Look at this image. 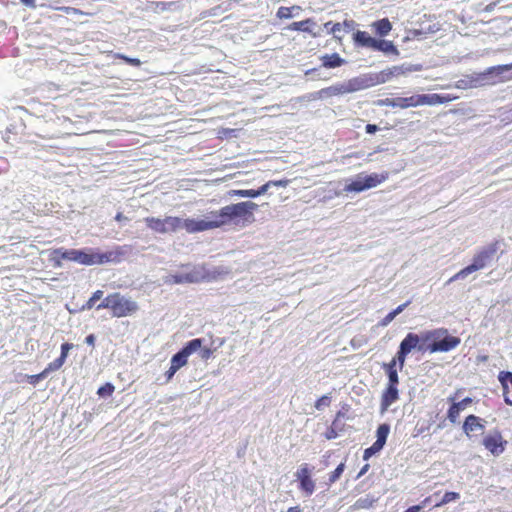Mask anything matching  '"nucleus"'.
<instances>
[{
	"label": "nucleus",
	"instance_id": "20",
	"mask_svg": "<svg viewBox=\"0 0 512 512\" xmlns=\"http://www.w3.org/2000/svg\"><path fill=\"white\" fill-rule=\"evenodd\" d=\"M322 65L325 68H336L345 63V60L342 59L337 53L331 55H324L321 57Z\"/></svg>",
	"mask_w": 512,
	"mask_h": 512
},
{
	"label": "nucleus",
	"instance_id": "11",
	"mask_svg": "<svg viewBox=\"0 0 512 512\" xmlns=\"http://www.w3.org/2000/svg\"><path fill=\"white\" fill-rule=\"evenodd\" d=\"M424 332L420 335L415 333H408L405 338L401 341L399 349L406 352L411 353L412 350L418 351H427V342H423Z\"/></svg>",
	"mask_w": 512,
	"mask_h": 512
},
{
	"label": "nucleus",
	"instance_id": "4",
	"mask_svg": "<svg viewBox=\"0 0 512 512\" xmlns=\"http://www.w3.org/2000/svg\"><path fill=\"white\" fill-rule=\"evenodd\" d=\"M427 350L434 352H448L460 344V338L451 336L446 329H435L424 332L423 342H429Z\"/></svg>",
	"mask_w": 512,
	"mask_h": 512
},
{
	"label": "nucleus",
	"instance_id": "55",
	"mask_svg": "<svg viewBox=\"0 0 512 512\" xmlns=\"http://www.w3.org/2000/svg\"><path fill=\"white\" fill-rule=\"evenodd\" d=\"M410 304L409 301H407L406 303L402 304V305H399L395 310H393L392 312L395 313V316L399 315L408 305Z\"/></svg>",
	"mask_w": 512,
	"mask_h": 512
},
{
	"label": "nucleus",
	"instance_id": "31",
	"mask_svg": "<svg viewBox=\"0 0 512 512\" xmlns=\"http://www.w3.org/2000/svg\"><path fill=\"white\" fill-rule=\"evenodd\" d=\"M460 498V494L457 492H446L442 497L441 501L435 504V507H441L445 504H448L452 501H456Z\"/></svg>",
	"mask_w": 512,
	"mask_h": 512
},
{
	"label": "nucleus",
	"instance_id": "28",
	"mask_svg": "<svg viewBox=\"0 0 512 512\" xmlns=\"http://www.w3.org/2000/svg\"><path fill=\"white\" fill-rule=\"evenodd\" d=\"M300 489L305 493L306 496H310L314 493L315 482L312 480L311 476L300 481Z\"/></svg>",
	"mask_w": 512,
	"mask_h": 512
},
{
	"label": "nucleus",
	"instance_id": "41",
	"mask_svg": "<svg viewBox=\"0 0 512 512\" xmlns=\"http://www.w3.org/2000/svg\"><path fill=\"white\" fill-rule=\"evenodd\" d=\"M382 449L381 446H377V443L374 442L373 445L364 451L363 458L364 460H368L371 456L378 453Z\"/></svg>",
	"mask_w": 512,
	"mask_h": 512
},
{
	"label": "nucleus",
	"instance_id": "44",
	"mask_svg": "<svg viewBox=\"0 0 512 512\" xmlns=\"http://www.w3.org/2000/svg\"><path fill=\"white\" fill-rule=\"evenodd\" d=\"M329 403H330L329 397L327 395H324L317 400V402L315 403V408L317 410H320V409H322L323 406H328Z\"/></svg>",
	"mask_w": 512,
	"mask_h": 512
},
{
	"label": "nucleus",
	"instance_id": "37",
	"mask_svg": "<svg viewBox=\"0 0 512 512\" xmlns=\"http://www.w3.org/2000/svg\"><path fill=\"white\" fill-rule=\"evenodd\" d=\"M344 469H345V464L340 463L337 466V468L330 474L329 483L332 484V483L336 482L341 477Z\"/></svg>",
	"mask_w": 512,
	"mask_h": 512
},
{
	"label": "nucleus",
	"instance_id": "8",
	"mask_svg": "<svg viewBox=\"0 0 512 512\" xmlns=\"http://www.w3.org/2000/svg\"><path fill=\"white\" fill-rule=\"evenodd\" d=\"M137 310L138 305L135 301L121 296L119 293L113 294L112 314L114 317H125Z\"/></svg>",
	"mask_w": 512,
	"mask_h": 512
},
{
	"label": "nucleus",
	"instance_id": "32",
	"mask_svg": "<svg viewBox=\"0 0 512 512\" xmlns=\"http://www.w3.org/2000/svg\"><path fill=\"white\" fill-rule=\"evenodd\" d=\"M301 10V8L299 6H292V7H280L277 11V16L279 18H285V19H288V18H291L293 17V14L292 12L293 11H299Z\"/></svg>",
	"mask_w": 512,
	"mask_h": 512
},
{
	"label": "nucleus",
	"instance_id": "46",
	"mask_svg": "<svg viewBox=\"0 0 512 512\" xmlns=\"http://www.w3.org/2000/svg\"><path fill=\"white\" fill-rule=\"evenodd\" d=\"M395 313H393L392 311L390 313H388L380 322V325L385 327L387 326L388 324H390L394 318H395Z\"/></svg>",
	"mask_w": 512,
	"mask_h": 512
},
{
	"label": "nucleus",
	"instance_id": "2",
	"mask_svg": "<svg viewBox=\"0 0 512 512\" xmlns=\"http://www.w3.org/2000/svg\"><path fill=\"white\" fill-rule=\"evenodd\" d=\"M144 221L150 229L157 233L176 232L180 229H185L188 233L200 232L198 219L167 216L165 218L147 217Z\"/></svg>",
	"mask_w": 512,
	"mask_h": 512
},
{
	"label": "nucleus",
	"instance_id": "48",
	"mask_svg": "<svg viewBox=\"0 0 512 512\" xmlns=\"http://www.w3.org/2000/svg\"><path fill=\"white\" fill-rule=\"evenodd\" d=\"M212 354H213V351L210 348H202L201 347V349H200V357L203 360L209 359Z\"/></svg>",
	"mask_w": 512,
	"mask_h": 512
},
{
	"label": "nucleus",
	"instance_id": "62",
	"mask_svg": "<svg viewBox=\"0 0 512 512\" xmlns=\"http://www.w3.org/2000/svg\"><path fill=\"white\" fill-rule=\"evenodd\" d=\"M115 220L117 221H123V220H128V218L126 216H124L122 213H118L116 216H115Z\"/></svg>",
	"mask_w": 512,
	"mask_h": 512
},
{
	"label": "nucleus",
	"instance_id": "50",
	"mask_svg": "<svg viewBox=\"0 0 512 512\" xmlns=\"http://www.w3.org/2000/svg\"><path fill=\"white\" fill-rule=\"evenodd\" d=\"M354 26H355V22L353 20H345L343 23H342V28L346 31V32H350L354 29Z\"/></svg>",
	"mask_w": 512,
	"mask_h": 512
},
{
	"label": "nucleus",
	"instance_id": "10",
	"mask_svg": "<svg viewBox=\"0 0 512 512\" xmlns=\"http://www.w3.org/2000/svg\"><path fill=\"white\" fill-rule=\"evenodd\" d=\"M187 278L189 279V283H197L201 281H210L217 278L220 275L216 269L210 270L205 265H197L193 266L189 271L185 272Z\"/></svg>",
	"mask_w": 512,
	"mask_h": 512
},
{
	"label": "nucleus",
	"instance_id": "33",
	"mask_svg": "<svg viewBox=\"0 0 512 512\" xmlns=\"http://www.w3.org/2000/svg\"><path fill=\"white\" fill-rule=\"evenodd\" d=\"M228 196L230 197H234V196H239V197H248V198H256L257 197V193H255V190L253 189H248V190H230L228 191Z\"/></svg>",
	"mask_w": 512,
	"mask_h": 512
},
{
	"label": "nucleus",
	"instance_id": "3",
	"mask_svg": "<svg viewBox=\"0 0 512 512\" xmlns=\"http://www.w3.org/2000/svg\"><path fill=\"white\" fill-rule=\"evenodd\" d=\"M59 258L71 260L84 265L104 264L114 260V253H88L82 250H62L57 249L53 251V259L57 260L59 265Z\"/></svg>",
	"mask_w": 512,
	"mask_h": 512
},
{
	"label": "nucleus",
	"instance_id": "64",
	"mask_svg": "<svg viewBox=\"0 0 512 512\" xmlns=\"http://www.w3.org/2000/svg\"><path fill=\"white\" fill-rule=\"evenodd\" d=\"M433 496H430V497H427L424 499V501L422 502V504H420L419 506H423V508L431 501Z\"/></svg>",
	"mask_w": 512,
	"mask_h": 512
},
{
	"label": "nucleus",
	"instance_id": "7",
	"mask_svg": "<svg viewBox=\"0 0 512 512\" xmlns=\"http://www.w3.org/2000/svg\"><path fill=\"white\" fill-rule=\"evenodd\" d=\"M494 253L495 250L492 247L482 249L474 256L472 264L468 265L467 267L456 273L454 276H452L448 280V283L454 282L459 279H464L469 274L485 268L491 261Z\"/></svg>",
	"mask_w": 512,
	"mask_h": 512
},
{
	"label": "nucleus",
	"instance_id": "23",
	"mask_svg": "<svg viewBox=\"0 0 512 512\" xmlns=\"http://www.w3.org/2000/svg\"><path fill=\"white\" fill-rule=\"evenodd\" d=\"M389 432H390V426L388 424H381L378 426L377 428V431H376V443H377V446H381L382 448L384 447L385 443H386V440H387V437L389 435Z\"/></svg>",
	"mask_w": 512,
	"mask_h": 512
},
{
	"label": "nucleus",
	"instance_id": "27",
	"mask_svg": "<svg viewBox=\"0 0 512 512\" xmlns=\"http://www.w3.org/2000/svg\"><path fill=\"white\" fill-rule=\"evenodd\" d=\"M188 356L180 350L171 358V365L178 370L187 364Z\"/></svg>",
	"mask_w": 512,
	"mask_h": 512
},
{
	"label": "nucleus",
	"instance_id": "63",
	"mask_svg": "<svg viewBox=\"0 0 512 512\" xmlns=\"http://www.w3.org/2000/svg\"><path fill=\"white\" fill-rule=\"evenodd\" d=\"M502 385V388H503V395H507L508 394V384L507 383H501Z\"/></svg>",
	"mask_w": 512,
	"mask_h": 512
},
{
	"label": "nucleus",
	"instance_id": "51",
	"mask_svg": "<svg viewBox=\"0 0 512 512\" xmlns=\"http://www.w3.org/2000/svg\"><path fill=\"white\" fill-rule=\"evenodd\" d=\"M155 5V10H161L164 11L167 9L168 6H171L174 4V2L166 3V2H156L153 3Z\"/></svg>",
	"mask_w": 512,
	"mask_h": 512
},
{
	"label": "nucleus",
	"instance_id": "49",
	"mask_svg": "<svg viewBox=\"0 0 512 512\" xmlns=\"http://www.w3.org/2000/svg\"><path fill=\"white\" fill-rule=\"evenodd\" d=\"M271 186H272V183H270V181H268L267 183L262 185L259 189L255 190V193H257V197L265 194Z\"/></svg>",
	"mask_w": 512,
	"mask_h": 512
},
{
	"label": "nucleus",
	"instance_id": "35",
	"mask_svg": "<svg viewBox=\"0 0 512 512\" xmlns=\"http://www.w3.org/2000/svg\"><path fill=\"white\" fill-rule=\"evenodd\" d=\"M295 476H296L297 480H299V482L302 479L309 478L311 476V470H310L308 464L301 465V467L297 470Z\"/></svg>",
	"mask_w": 512,
	"mask_h": 512
},
{
	"label": "nucleus",
	"instance_id": "34",
	"mask_svg": "<svg viewBox=\"0 0 512 512\" xmlns=\"http://www.w3.org/2000/svg\"><path fill=\"white\" fill-rule=\"evenodd\" d=\"M408 353L402 351V350H398V352L396 353V356L389 362V363H394L395 362V367L397 366V364L399 365V369L402 370L404 365H405V361H406V357H407Z\"/></svg>",
	"mask_w": 512,
	"mask_h": 512
},
{
	"label": "nucleus",
	"instance_id": "38",
	"mask_svg": "<svg viewBox=\"0 0 512 512\" xmlns=\"http://www.w3.org/2000/svg\"><path fill=\"white\" fill-rule=\"evenodd\" d=\"M114 389L115 388L111 383H106L105 385L101 386L98 389L97 394L100 397H108V396L112 395V393L114 392Z\"/></svg>",
	"mask_w": 512,
	"mask_h": 512
},
{
	"label": "nucleus",
	"instance_id": "59",
	"mask_svg": "<svg viewBox=\"0 0 512 512\" xmlns=\"http://www.w3.org/2000/svg\"><path fill=\"white\" fill-rule=\"evenodd\" d=\"M496 6V2H492L490 4H488L485 8H484V11L485 12H492L494 10V7Z\"/></svg>",
	"mask_w": 512,
	"mask_h": 512
},
{
	"label": "nucleus",
	"instance_id": "39",
	"mask_svg": "<svg viewBox=\"0 0 512 512\" xmlns=\"http://www.w3.org/2000/svg\"><path fill=\"white\" fill-rule=\"evenodd\" d=\"M103 296V292L101 290H97L93 293L92 297L87 301V303L83 306V310L91 309L95 302L101 299Z\"/></svg>",
	"mask_w": 512,
	"mask_h": 512
},
{
	"label": "nucleus",
	"instance_id": "18",
	"mask_svg": "<svg viewBox=\"0 0 512 512\" xmlns=\"http://www.w3.org/2000/svg\"><path fill=\"white\" fill-rule=\"evenodd\" d=\"M311 26H315V23L311 19H306L299 22H293L288 26L289 30L304 31L312 34L313 37L319 36V32H315Z\"/></svg>",
	"mask_w": 512,
	"mask_h": 512
},
{
	"label": "nucleus",
	"instance_id": "47",
	"mask_svg": "<svg viewBox=\"0 0 512 512\" xmlns=\"http://www.w3.org/2000/svg\"><path fill=\"white\" fill-rule=\"evenodd\" d=\"M341 29H342L341 23H333L332 27L330 28V33H332L335 38L340 39V37L338 36V32H340Z\"/></svg>",
	"mask_w": 512,
	"mask_h": 512
},
{
	"label": "nucleus",
	"instance_id": "14",
	"mask_svg": "<svg viewBox=\"0 0 512 512\" xmlns=\"http://www.w3.org/2000/svg\"><path fill=\"white\" fill-rule=\"evenodd\" d=\"M450 101V98L439 94L415 95V107L421 105H437Z\"/></svg>",
	"mask_w": 512,
	"mask_h": 512
},
{
	"label": "nucleus",
	"instance_id": "54",
	"mask_svg": "<svg viewBox=\"0 0 512 512\" xmlns=\"http://www.w3.org/2000/svg\"><path fill=\"white\" fill-rule=\"evenodd\" d=\"M309 100H318L326 98V95H320V90L309 95Z\"/></svg>",
	"mask_w": 512,
	"mask_h": 512
},
{
	"label": "nucleus",
	"instance_id": "53",
	"mask_svg": "<svg viewBox=\"0 0 512 512\" xmlns=\"http://www.w3.org/2000/svg\"><path fill=\"white\" fill-rule=\"evenodd\" d=\"M178 371L177 368H175L174 366L170 365V368L168 369V371L166 372V378H167V381L171 380L172 377L175 375V373Z\"/></svg>",
	"mask_w": 512,
	"mask_h": 512
},
{
	"label": "nucleus",
	"instance_id": "16",
	"mask_svg": "<svg viewBox=\"0 0 512 512\" xmlns=\"http://www.w3.org/2000/svg\"><path fill=\"white\" fill-rule=\"evenodd\" d=\"M472 403V399L467 397L460 402H453L451 407L448 410L447 417L452 423H456L460 412L463 411L467 405Z\"/></svg>",
	"mask_w": 512,
	"mask_h": 512
},
{
	"label": "nucleus",
	"instance_id": "17",
	"mask_svg": "<svg viewBox=\"0 0 512 512\" xmlns=\"http://www.w3.org/2000/svg\"><path fill=\"white\" fill-rule=\"evenodd\" d=\"M484 425L480 422V418L475 415H469L466 417L464 424H463V430L466 433L467 436H470L471 432L474 431H483Z\"/></svg>",
	"mask_w": 512,
	"mask_h": 512
},
{
	"label": "nucleus",
	"instance_id": "43",
	"mask_svg": "<svg viewBox=\"0 0 512 512\" xmlns=\"http://www.w3.org/2000/svg\"><path fill=\"white\" fill-rule=\"evenodd\" d=\"M112 305H113V294L111 295H108L98 306H97V309L100 310V309H104V308H107V309H111L112 310Z\"/></svg>",
	"mask_w": 512,
	"mask_h": 512
},
{
	"label": "nucleus",
	"instance_id": "52",
	"mask_svg": "<svg viewBox=\"0 0 512 512\" xmlns=\"http://www.w3.org/2000/svg\"><path fill=\"white\" fill-rule=\"evenodd\" d=\"M272 183V186L275 187H286L290 183V180L283 179V180H276V181H270Z\"/></svg>",
	"mask_w": 512,
	"mask_h": 512
},
{
	"label": "nucleus",
	"instance_id": "5",
	"mask_svg": "<svg viewBox=\"0 0 512 512\" xmlns=\"http://www.w3.org/2000/svg\"><path fill=\"white\" fill-rule=\"evenodd\" d=\"M373 82L367 77H355L346 82L335 84L320 90V95H326V98L342 95L346 93H353L359 90L369 88Z\"/></svg>",
	"mask_w": 512,
	"mask_h": 512
},
{
	"label": "nucleus",
	"instance_id": "36",
	"mask_svg": "<svg viewBox=\"0 0 512 512\" xmlns=\"http://www.w3.org/2000/svg\"><path fill=\"white\" fill-rule=\"evenodd\" d=\"M168 281L174 284L189 283V279L185 272L170 275Z\"/></svg>",
	"mask_w": 512,
	"mask_h": 512
},
{
	"label": "nucleus",
	"instance_id": "42",
	"mask_svg": "<svg viewBox=\"0 0 512 512\" xmlns=\"http://www.w3.org/2000/svg\"><path fill=\"white\" fill-rule=\"evenodd\" d=\"M500 383L511 384L512 386V372L501 371L498 375Z\"/></svg>",
	"mask_w": 512,
	"mask_h": 512
},
{
	"label": "nucleus",
	"instance_id": "45",
	"mask_svg": "<svg viewBox=\"0 0 512 512\" xmlns=\"http://www.w3.org/2000/svg\"><path fill=\"white\" fill-rule=\"evenodd\" d=\"M72 347H73L72 344H69V343L62 344L60 358L65 361L67 358L68 352L70 349H72Z\"/></svg>",
	"mask_w": 512,
	"mask_h": 512
},
{
	"label": "nucleus",
	"instance_id": "61",
	"mask_svg": "<svg viewBox=\"0 0 512 512\" xmlns=\"http://www.w3.org/2000/svg\"><path fill=\"white\" fill-rule=\"evenodd\" d=\"M21 2L30 7L35 6V0H21Z\"/></svg>",
	"mask_w": 512,
	"mask_h": 512
},
{
	"label": "nucleus",
	"instance_id": "24",
	"mask_svg": "<svg viewBox=\"0 0 512 512\" xmlns=\"http://www.w3.org/2000/svg\"><path fill=\"white\" fill-rule=\"evenodd\" d=\"M373 27L380 36H386L392 29V25L387 18L374 22Z\"/></svg>",
	"mask_w": 512,
	"mask_h": 512
},
{
	"label": "nucleus",
	"instance_id": "13",
	"mask_svg": "<svg viewBox=\"0 0 512 512\" xmlns=\"http://www.w3.org/2000/svg\"><path fill=\"white\" fill-rule=\"evenodd\" d=\"M380 106H390L397 108L415 107V95L410 97L385 98L378 101Z\"/></svg>",
	"mask_w": 512,
	"mask_h": 512
},
{
	"label": "nucleus",
	"instance_id": "25",
	"mask_svg": "<svg viewBox=\"0 0 512 512\" xmlns=\"http://www.w3.org/2000/svg\"><path fill=\"white\" fill-rule=\"evenodd\" d=\"M64 360L60 357L51 362L41 373L37 375L38 378H45L50 372L56 371L62 367Z\"/></svg>",
	"mask_w": 512,
	"mask_h": 512
},
{
	"label": "nucleus",
	"instance_id": "22",
	"mask_svg": "<svg viewBox=\"0 0 512 512\" xmlns=\"http://www.w3.org/2000/svg\"><path fill=\"white\" fill-rule=\"evenodd\" d=\"M354 40L358 45L363 47L373 48V45L375 44V39L364 31H357L354 35Z\"/></svg>",
	"mask_w": 512,
	"mask_h": 512
},
{
	"label": "nucleus",
	"instance_id": "21",
	"mask_svg": "<svg viewBox=\"0 0 512 512\" xmlns=\"http://www.w3.org/2000/svg\"><path fill=\"white\" fill-rule=\"evenodd\" d=\"M382 367L388 375V385L397 386L399 383V377L397 369L395 368V362L384 363Z\"/></svg>",
	"mask_w": 512,
	"mask_h": 512
},
{
	"label": "nucleus",
	"instance_id": "19",
	"mask_svg": "<svg viewBox=\"0 0 512 512\" xmlns=\"http://www.w3.org/2000/svg\"><path fill=\"white\" fill-rule=\"evenodd\" d=\"M374 50L382 51L387 54L398 55L399 51L396 46L387 40H377L375 39V44L373 45Z\"/></svg>",
	"mask_w": 512,
	"mask_h": 512
},
{
	"label": "nucleus",
	"instance_id": "40",
	"mask_svg": "<svg viewBox=\"0 0 512 512\" xmlns=\"http://www.w3.org/2000/svg\"><path fill=\"white\" fill-rule=\"evenodd\" d=\"M115 58H118V59H122L124 60L127 64H130L132 66H140L141 65V61L137 58H130L124 54H120V53H116L114 55Z\"/></svg>",
	"mask_w": 512,
	"mask_h": 512
},
{
	"label": "nucleus",
	"instance_id": "57",
	"mask_svg": "<svg viewBox=\"0 0 512 512\" xmlns=\"http://www.w3.org/2000/svg\"><path fill=\"white\" fill-rule=\"evenodd\" d=\"M421 509H423V506H411L409 507L405 512H419Z\"/></svg>",
	"mask_w": 512,
	"mask_h": 512
},
{
	"label": "nucleus",
	"instance_id": "58",
	"mask_svg": "<svg viewBox=\"0 0 512 512\" xmlns=\"http://www.w3.org/2000/svg\"><path fill=\"white\" fill-rule=\"evenodd\" d=\"M85 342L88 344V345H94V342H95V336L93 334H90L86 337V340Z\"/></svg>",
	"mask_w": 512,
	"mask_h": 512
},
{
	"label": "nucleus",
	"instance_id": "60",
	"mask_svg": "<svg viewBox=\"0 0 512 512\" xmlns=\"http://www.w3.org/2000/svg\"><path fill=\"white\" fill-rule=\"evenodd\" d=\"M337 436V433L335 432V430L332 428L326 435V437L328 439H332V438H335Z\"/></svg>",
	"mask_w": 512,
	"mask_h": 512
},
{
	"label": "nucleus",
	"instance_id": "30",
	"mask_svg": "<svg viewBox=\"0 0 512 512\" xmlns=\"http://www.w3.org/2000/svg\"><path fill=\"white\" fill-rule=\"evenodd\" d=\"M400 73H402L400 67H393L392 69L382 71L378 78V82L384 83V82L388 81L392 76L399 75Z\"/></svg>",
	"mask_w": 512,
	"mask_h": 512
},
{
	"label": "nucleus",
	"instance_id": "26",
	"mask_svg": "<svg viewBox=\"0 0 512 512\" xmlns=\"http://www.w3.org/2000/svg\"><path fill=\"white\" fill-rule=\"evenodd\" d=\"M202 347V339H193L189 341L181 350L189 357L194 352L200 350Z\"/></svg>",
	"mask_w": 512,
	"mask_h": 512
},
{
	"label": "nucleus",
	"instance_id": "6",
	"mask_svg": "<svg viewBox=\"0 0 512 512\" xmlns=\"http://www.w3.org/2000/svg\"><path fill=\"white\" fill-rule=\"evenodd\" d=\"M388 178V172L381 174L372 173L370 175L359 173L354 179L350 180L344 187L345 192H362L377 187Z\"/></svg>",
	"mask_w": 512,
	"mask_h": 512
},
{
	"label": "nucleus",
	"instance_id": "12",
	"mask_svg": "<svg viewBox=\"0 0 512 512\" xmlns=\"http://www.w3.org/2000/svg\"><path fill=\"white\" fill-rule=\"evenodd\" d=\"M483 445L493 455H499L504 451L503 439L500 433L488 435L483 439Z\"/></svg>",
	"mask_w": 512,
	"mask_h": 512
},
{
	"label": "nucleus",
	"instance_id": "56",
	"mask_svg": "<svg viewBox=\"0 0 512 512\" xmlns=\"http://www.w3.org/2000/svg\"><path fill=\"white\" fill-rule=\"evenodd\" d=\"M377 130H378V127L376 125L368 124L366 126V132L369 134L375 133Z\"/></svg>",
	"mask_w": 512,
	"mask_h": 512
},
{
	"label": "nucleus",
	"instance_id": "1",
	"mask_svg": "<svg viewBox=\"0 0 512 512\" xmlns=\"http://www.w3.org/2000/svg\"><path fill=\"white\" fill-rule=\"evenodd\" d=\"M258 205L252 201L239 202L222 207L219 211H213L205 219H198L200 232L219 228L227 223L252 222L253 212Z\"/></svg>",
	"mask_w": 512,
	"mask_h": 512
},
{
	"label": "nucleus",
	"instance_id": "29",
	"mask_svg": "<svg viewBox=\"0 0 512 512\" xmlns=\"http://www.w3.org/2000/svg\"><path fill=\"white\" fill-rule=\"evenodd\" d=\"M375 501H376V499L374 497L367 495L365 497L359 498L355 502L354 508L355 509H368L373 506Z\"/></svg>",
	"mask_w": 512,
	"mask_h": 512
},
{
	"label": "nucleus",
	"instance_id": "15",
	"mask_svg": "<svg viewBox=\"0 0 512 512\" xmlns=\"http://www.w3.org/2000/svg\"><path fill=\"white\" fill-rule=\"evenodd\" d=\"M398 399L397 386L388 385L382 395L381 411H386Z\"/></svg>",
	"mask_w": 512,
	"mask_h": 512
},
{
	"label": "nucleus",
	"instance_id": "9",
	"mask_svg": "<svg viewBox=\"0 0 512 512\" xmlns=\"http://www.w3.org/2000/svg\"><path fill=\"white\" fill-rule=\"evenodd\" d=\"M511 69H512V64L499 65V66H495V67H490L483 73L473 74L469 80L470 86L471 87H479V86H483L486 84H490L491 83L489 81L490 76H492L494 74L500 75L501 73L511 70Z\"/></svg>",
	"mask_w": 512,
	"mask_h": 512
}]
</instances>
